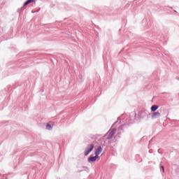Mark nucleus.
Wrapping results in <instances>:
<instances>
[{"instance_id": "nucleus-1", "label": "nucleus", "mask_w": 179, "mask_h": 179, "mask_svg": "<svg viewBox=\"0 0 179 179\" xmlns=\"http://www.w3.org/2000/svg\"><path fill=\"white\" fill-rule=\"evenodd\" d=\"M93 149H94V144L88 145L84 152L85 156H87V155H89V153L93 150Z\"/></svg>"}, {"instance_id": "nucleus-10", "label": "nucleus", "mask_w": 179, "mask_h": 179, "mask_svg": "<svg viewBox=\"0 0 179 179\" xmlns=\"http://www.w3.org/2000/svg\"><path fill=\"white\" fill-rule=\"evenodd\" d=\"M18 10H20V9H18ZM20 10H24V5L21 7Z\"/></svg>"}, {"instance_id": "nucleus-11", "label": "nucleus", "mask_w": 179, "mask_h": 179, "mask_svg": "<svg viewBox=\"0 0 179 179\" xmlns=\"http://www.w3.org/2000/svg\"><path fill=\"white\" fill-rule=\"evenodd\" d=\"M161 169H162V173H164V166H161Z\"/></svg>"}, {"instance_id": "nucleus-4", "label": "nucleus", "mask_w": 179, "mask_h": 179, "mask_svg": "<svg viewBox=\"0 0 179 179\" xmlns=\"http://www.w3.org/2000/svg\"><path fill=\"white\" fill-rule=\"evenodd\" d=\"M103 152V148L101 146L98 147V149L96 150L95 151V156L99 157V155Z\"/></svg>"}, {"instance_id": "nucleus-12", "label": "nucleus", "mask_w": 179, "mask_h": 179, "mask_svg": "<svg viewBox=\"0 0 179 179\" xmlns=\"http://www.w3.org/2000/svg\"><path fill=\"white\" fill-rule=\"evenodd\" d=\"M117 122H115V124L113 125H115V124H117Z\"/></svg>"}, {"instance_id": "nucleus-9", "label": "nucleus", "mask_w": 179, "mask_h": 179, "mask_svg": "<svg viewBox=\"0 0 179 179\" xmlns=\"http://www.w3.org/2000/svg\"><path fill=\"white\" fill-rule=\"evenodd\" d=\"M46 129H48V131H51L52 129V126L50 123H48L46 125Z\"/></svg>"}, {"instance_id": "nucleus-8", "label": "nucleus", "mask_w": 179, "mask_h": 179, "mask_svg": "<svg viewBox=\"0 0 179 179\" xmlns=\"http://www.w3.org/2000/svg\"><path fill=\"white\" fill-rule=\"evenodd\" d=\"M32 2H34V0H27V1L24 3V6H27V5H29V3H31Z\"/></svg>"}, {"instance_id": "nucleus-13", "label": "nucleus", "mask_w": 179, "mask_h": 179, "mask_svg": "<svg viewBox=\"0 0 179 179\" xmlns=\"http://www.w3.org/2000/svg\"><path fill=\"white\" fill-rule=\"evenodd\" d=\"M159 153H160V150H158Z\"/></svg>"}, {"instance_id": "nucleus-2", "label": "nucleus", "mask_w": 179, "mask_h": 179, "mask_svg": "<svg viewBox=\"0 0 179 179\" xmlns=\"http://www.w3.org/2000/svg\"><path fill=\"white\" fill-rule=\"evenodd\" d=\"M115 132H117V129H110L108 132L107 139L108 140L113 139V138L114 137V135H115Z\"/></svg>"}, {"instance_id": "nucleus-3", "label": "nucleus", "mask_w": 179, "mask_h": 179, "mask_svg": "<svg viewBox=\"0 0 179 179\" xmlns=\"http://www.w3.org/2000/svg\"><path fill=\"white\" fill-rule=\"evenodd\" d=\"M159 117H160V113H159V112H154L151 115V118L152 120H156L157 118H159Z\"/></svg>"}, {"instance_id": "nucleus-7", "label": "nucleus", "mask_w": 179, "mask_h": 179, "mask_svg": "<svg viewBox=\"0 0 179 179\" xmlns=\"http://www.w3.org/2000/svg\"><path fill=\"white\" fill-rule=\"evenodd\" d=\"M157 108H159V106H157V105H153L152 106H151V111H156Z\"/></svg>"}, {"instance_id": "nucleus-5", "label": "nucleus", "mask_w": 179, "mask_h": 179, "mask_svg": "<svg viewBox=\"0 0 179 179\" xmlns=\"http://www.w3.org/2000/svg\"><path fill=\"white\" fill-rule=\"evenodd\" d=\"M97 159H99V157H96V155H95L94 157H90L88 158V162L89 163H90V162H96V160H97Z\"/></svg>"}, {"instance_id": "nucleus-6", "label": "nucleus", "mask_w": 179, "mask_h": 179, "mask_svg": "<svg viewBox=\"0 0 179 179\" xmlns=\"http://www.w3.org/2000/svg\"><path fill=\"white\" fill-rule=\"evenodd\" d=\"M124 127V125L119 127V128L117 129V134L116 135V136H120V134H121V132H122V129H123Z\"/></svg>"}]
</instances>
